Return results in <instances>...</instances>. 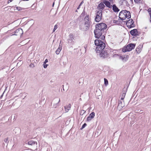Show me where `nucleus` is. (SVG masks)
Masks as SVG:
<instances>
[{
  "label": "nucleus",
  "mask_w": 151,
  "mask_h": 151,
  "mask_svg": "<svg viewBox=\"0 0 151 151\" xmlns=\"http://www.w3.org/2000/svg\"><path fill=\"white\" fill-rule=\"evenodd\" d=\"M48 62V60L47 59H46L45 61L44 62V64H46Z\"/></svg>",
  "instance_id": "37"
},
{
  "label": "nucleus",
  "mask_w": 151,
  "mask_h": 151,
  "mask_svg": "<svg viewBox=\"0 0 151 151\" xmlns=\"http://www.w3.org/2000/svg\"><path fill=\"white\" fill-rule=\"evenodd\" d=\"M62 48L60 46H59L58 48L56 51V53L57 55L59 54Z\"/></svg>",
  "instance_id": "20"
},
{
  "label": "nucleus",
  "mask_w": 151,
  "mask_h": 151,
  "mask_svg": "<svg viewBox=\"0 0 151 151\" xmlns=\"http://www.w3.org/2000/svg\"><path fill=\"white\" fill-rule=\"evenodd\" d=\"M28 1V0H23V1Z\"/></svg>",
  "instance_id": "43"
},
{
  "label": "nucleus",
  "mask_w": 151,
  "mask_h": 151,
  "mask_svg": "<svg viewBox=\"0 0 151 151\" xmlns=\"http://www.w3.org/2000/svg\"><path fill=\"white\" fill-rule=\"evenodd\" d=\"M83 3V1H82L81 3L80 4H79V6H78V7L77 8V9H80V6H81V5Z\"/></svg>",
  "instance_id": "30"
},
{
  "label": "nucleus",
  "mask_w": 151,
  "mask_h": 151,
  "mask_svg": "<svg viewBox=\"0 0 151 151\" xmlns=\"http://www.w3.org/2000/svg\"><path fill=\"white\" fill-rule=\"evenodd\" d=\"M141 50H138V49L136 48V52L138 53H139L141 52Z\"/></svg>",
  "instance_id": "31"
},
{
  "label": "nucleus",
  "mask_w": 151,
  "mask_h": 151,
  "mask_svg": "<svg viewBox=\"0 0 151 151\" xmlns=\"http://www.w3.org/2000/svg\"><path fill=\"white\" fill-rule=\"evenodd\" d=\"M104 4V3L101 2L99 4L98 7V9L99 10V11H102H102L104 9V7H105Z\"/></svg>",
  "instance_id": "14"
},
{
  "label": "nucleus",
  "mask_w": 151,
  "mask_h": 151,
  "mask_svg": "<svg viewBox=\"0 0 151 151\" xmlns=\"http://www.w3.org/2000/svg\"><path fill=\"white\" fill-rule=\"evenodd\" d=\"M71 105L70 104H69L68 106H65L64 108L65 109V112H68V111L70 110V109L71 108Z\"/></svg>",
  "instance_id": "19"
},
{
  "label": "nucleus",
  "mask_w": 151,
  "mask_h": 151,
  "mask_svg": "<svg viewBox=\"0 0 151 151\" xmlns=\"http://www.w3.org/2000/svg\"><path fill=\"white\" fill-rule=\"evenodd\" d=\"M54 2L53 3V6L54 5Z\"/></svg>",
  "instance_id": "44"
},
{
  "label": "nucleus",
  "mask_w": 151,
  "mask_h": 151,
  "mask_svg": "<svg viewBox=\"0 0 151 151\" xmlns=\"http://www.w3.org/2000/svg\"><path fill=\"white\" fill-rule=\"evenodd\" d=\"M47 64H44V63L43 64V67L45 68H47V66H48Z\"/></svg>",
  "instance_id": "34"
},
{
  "label": "nucleus",
  "mask_w": 151,
  "mask_h": 151,
  "mask_svg": "<svg viewBox=\"0 0 151 151\" xmlns=\"http://www.w3.org/2000/svg\"><path fill=\"white\" fill-rule=\"evenodd\" d=\"M62 110H63V108H62Z\"/></svg>",
  "instance_id": "48"
},
{
  "label": "nucleus",
  "mask_w": 151,
  "mask_h": 151,
  "mask_svg": "<svg viewBox=\"0 0 151 151\" xmlns=\"http://www.w3.org/2000/svg\"><path fill=\"white\" fill-rule=\"evenodd\" d=\"M104 84L106 85H107L108 84V82L107 80L104 78Z\"/></svg>",
  "instance_id": "24"
},
{
  "label": "nucleus",
  "mask_w": 151,
  "mask_h": 151,
  "mask_svg": "<svg viewBox=\"0 0 151 151\" xmlns=\"http://www.w3.org/2000/svg\"><path fill=\"white\" fill-rule=\"evenodd\" d=\"M90 27L84 24L80 25V29L81 30L83 31H86Z\"/></svg>",
  "instance_id": "12"
},
{
  "label": "nucleus",
  "mask_w": 151,
  "mask_h": 151,
  "mask_svg": "<svg viewBox=\"0 0 151 151\" xmlns=\"http://www.w3.org/2000/svg\"><path fill=\"white\" fill-rule=\"evenodd\" d=\"M60 99H59V101H58V103L57 104H56V105H55L54 106V107H55V108H56V107H57V104H58V103H59V102H60Z\"/></svg>",
  "instance_id": "36"
},
{
  "label": "nucleus",
  "mask_w": 151,
  "mask_h": 151,
  "mask_svg": "<svg viewBox=\"0 0 151 151\" xmlns=\"http://www.w3.org/2000/svg\"><path fill=\"white\" fill-rule=\"evenodd\" d=\"M92 119V118H91L89 116L87 118V121L88 122L90 121Z\"/></svg>",
  "instance_id": "29"
},
{
  "label": "nucleus",
  "mask_w": 151,
  "mask_h": 151,
  "mask_svg": "<svg viewBox=\"0 0 151 151\" xmlns=\"http://www.w3.org/2000/svg\"><path fill=\"white\" fill-rule=\"evenodd\" d=\"M84 20L85 21L84 23V24L90 27L91 21L89 20V15H86L84 19Z\"/></svg>",
  "instance_id": "9"
},
{
  "label": "nucleus",
  "mask_w": 151,
  "mask_h": 151,
  "mask_svg": "<svg viewBox=\"0 0 151 151\" xmlns=\"http://www.w3.org/2000/svg\"><path fill=\"white\" fill-rule=\"evenodd\" d=\"M14 34H13L12 35H20L21 36L23 34V32L22 29L21 28H19L16 29L14 32Z\"/></svg>",
  "instance_id": "10"
},
{
  "label": "nucleus",
  "mask_w": 151,
  "mask_h": 151,
  "mask_svg": "<svg viewBox=\"0 0 151 151\" xmlns=\"http://www.w3.org/2000/svg\"><path fill=\"white\" fill-rule=\"evenodd\" d=\"M58 28V26L57 25H55L54 27V29L53 30V32H54L56 29Z\"/></svg>",
  "instance_id": "28"
},
{
  "label": "nucleus",
  "mask_w": 151,
  "mask_h": 151,
  "mask_svg": "<svg viewBox=\"0 0 151 151\" xmlns=\"http://www.w3.org/2000/svg\"><path fill=\"white\" fill-rule=\"evenodd\" d=\"M127 91L126 90H123L122 94L121 97L120 99L121 100H124L126 95Z\"/></svg>",
  "instance_id": "18"
},
{
  "label": "nucleus",
  "mask_w": 151,
  "mask_h": 151,
  "mask_svg": "<svg viewBox=\"0 0 151 151\" xmlns=\"http://www.w3.org/2000/svg\"><path fill=\"white\" fill-rule=\"evenodd\" d=\"M109 51L106 49L100 50V52L99 53V56L102 59L107 58L109 57Z\"/></svg>",
  "instance_id": "5"
},
{
  "label": "nucleus",
  "mask_w": 151,
  "mask_h": 151,
  "mask_svg": "<svg viewBox=\"0 0 151 151\" xmlns=\"http://www.w3.org/2000/svg\"><path fill=\"white\" fill-rule=\"evenodd\" d=\"M75 37L73 34H70L68 37L67 41L71 45H73L74 43Z\"/></svg>",
  "instance_id": "7"
},
{
  "label": "nucleus",
  "mask_w": 151,
  "mask_h": 151,
  "mask_svg": "<svg viewBox=\"0 0 151 151\" xmlns=\"http://www.w3.org/2000/svg\"><path fill=\"white\" fill-rule=\"evenodd\" d=\"M102 12V11H98L96 13L95 21L96 22H99L101 19Z\"/></svg>",
  "instance_id": "6"
},
{
  "label": "nucleus",
  "mask_w": 151,
  "mask_h": 151,
  "mask_svg": "<svg viewBox=\"0 0 151 151\" xmlns=\"http://www.w3.org/2000/svg\"><path fill=\"white\" fill-rule=\"evenodd\" d=\"M142 46L143 45H139L138 46V47L137 48L138 49V50H141L142 47Z\"/></svg>",
  "instance_id": "27"
},
{
  "label": "nucleus",
  "mask_w": 151,
  "mask_h": 151,
  "mask_svg": "<svg viewBox=\"0 0 151 151\" xmlns=\"http://www.w3.org/2000/svg\"><path fill=\"white\" fill-rule=\"evenodd\" d=\"M108 149H110V148H107V150H108Z\"/></svg>",
  "instance_id": "42"
},
{
  "label": "nucleus",
  "mask_w": 151,
  "mask_h": 151,
  "mask_svg": "<svg viewBox=\"0 0 151 151\" xmlns=\"http://www.w3.org/2000/svg\"><path fill=\"white\" fill-rule=\"evenodd\" d=\"M135 46V44L130 43L129 44L123 48L122 51L124 52L131 51L134 48Z\"/></svg>",
  "instance_id": "4"
},
{
  "label": "nucleus",
  "mask_w": 151,
  "mask_h": 151,
  "mask_svg": "<svg viewBox=\"0 0 151 151\" xmlns=\"http://www.w3.org/2000/svg\"><path fill=\"white\" fill-rule=\"evenodd\" d=\"M16 9L18 11H20L22 9V8L19 7H16Z\"/></svg>",
  "instance_id": "32"
},
{
  "label": "nucleus",
  "mask_w": 151,
  "mask_h": 151,
  "mask_svg": "<svg viewBox=\"0 0 151 151\" xmlns=\"http://www.w3.org/2000/svg\"><path fill=\"white\" fill-rule=\"evenodd\" d=\"M85 112L86 111L83 110H82L80 111V114L81 115H83Z\"/></svg>",
  "instance_id": "23"
},
{
  "label": "nucleus",
  "mask_w": 151,
  "mask_h": 151,
  "mask_svg": "<svg viewBox=\"0 0 151 151\" xmlns=\"http://www.w3.org/2000/svg\"><path fill=\"white\" fill-rule=\"evenodd\" d=\"M125 58V57L124 56L120 55L119 56V58L122 59V60H124Z\"/></svg>",
  "instance_id": "25"
},
{
  "label": "nucleus",
  "mask_w": 151,
  "mask_h": 151,
  "mask_svg": "<svg viewBox=\"0 0 151 151\" xmlns=\"http://www.w3.org/2000/svg\"><path fill=\"white\" fill-rule=\"evenodd\" d=\"M126 25H127V26L129 28L135 27V24H134V21L132 19H130L129 20L126 21Z\"/></svg>",
  "instance_id": "8"
},
{
  "label": "nucleus",
  "mask_w": 151,
  "mask_h": 151,
  "mask_svg": "<svg viewBox=\"0 0 151 151\" xmlns=\"http://www.w3.org/2000/svg\"><path fill=\"white\" fill-rule=\"evenodd\" d=\"M4 142H5L7 144H8V143L9 142V138L8 137H7L6 138V139H4Z\"/></svg>",
  "instance_id": "22"
},
{
  "label": "nucleus",
  "mask_w": 151,
  "mask_h": 151,
  "mask_svg": "<svg viewBox=\"0 0 151 151\" xmlns=\"http://www.w3.org/2000/svg\"><path fill=\"white\" fill-rule=\"evenodd\" d=\"M87 124L86 123H85L82 126L81 128V129H82L83 128H84L86 126Z\"/></svg>",
  "instance_id": "33"
},
{
  "label": "nucleus",
  "mask_w": 151,
  "mask_h": 151,
  "mask_svg": "<svg viewBox=\"0 0 151 151\" xmlns=\"http://www.w3.org/2000/svg\"><path fill=\"white\" fill-rule=\"evenodd\" d=\"M115 55H118V54H115Z\"/></svg>",
  "instance_id": "47"
},
{
  "label": "nucleus",
  "mask_w": 151,
  "mask_h": 151,
  "mask_svg": "<svg viewBox=\"0 0 151 151\" xmlns=\"http://www.w3.org/2000/svg\"><path fill=\"white\" fill-rule=\"evenodd\" d=\"M95 45L96 46V52L99 53L100 50L104 49L105 47V44L101 40L96 39L95 40Z\"/></svg>",
  "instance_id": "2"
},
{
  "label": "nucleus",
  "mask_w": 151,
  "mask_h": 151,
  "mask_svg": "<svg viewBox=\"0 0 151 151\" xmlns=\"http://www.w3.org/2000/svg\"><path fill=\"white\" fill-rule=\"evenodd\" d=\"M63 90L64 91V89L63 88Z\"/></svg>",
  "instance_id": "49"
},
{
  "label": "nucleus",
  "mask_w": 151,
  "mask_h": 151,
  "mask_svg": "<svg viewBox=\"0 0 151 151\" xmlns=\"http://www.w3.org/2000/svg\"><path fill=\"white\" fill-rule=\"evenodd\" d=\"M6 89H5V90H6ZM5 91H4V93H3V94H4V92ZM3 94H2V95L1 96V97H2V96Z\"/></svg>",
  "instance_id": "40"
},
{
  "label": "nucleus",
  "mask_w": 151,
  "mask_h": 151,
  "mask_svg": "<svg viewBox=\"0 0 151 151\" xmlns=\"http://www.w3.org/2000/svg\"><path fill=\"white\" fill-rule=\"evenodd\" d=\"M27 144L29 145L36 147L37 145V142L32 140H30L28 141L27 142Z\"/></svg>",
  "instance_id": "15"
},
{
  "label": "nucleus",
  "mask_w": 151,
  "mask_h": 151,
  "mask_svg": "<svg viewBox=\"0 0 151 151\" xmlns=\"http://www.w3.org/2000/svg\"><path fill=\"white\" fill-rule=\"evenodd\" d=\"M118 22L117 20H114V21H113V22L117 24Z\"/></svg>",
  "instance_id": "39"
},
{
  "label": "nucleus",
  "mask_w": 151,
  "mask_h": 151,
  "mask_svg": "<svg viewBox=\"0 0 151 151\" xmlns=\"http://www.w3.org/2000/svg\"><path fill=\"white\" fill-rule=\"evenodd\" d=\"M95 113L94 112H91L89 115V116L91 118H93L95 116Z\"/></svg>",
  "instance_id": "21"
},
{
  "label": "nucleus",
  "mask_w": 151,
  "mask_h": 151,
  "mask_svg": "<svg viewBox=\"0 0 151 151\" xmlns=\"http://www.w3.org/2000/svg\"><path fill=\"white\" fill-rule=\"evenodd\" d=\"M130 34L133 36H137L139 35L140 32L137 31V29H134L130 31Z\"/></svg>",
  "instance_id": "13"
},
{
  "label": "nucleus",
  "mask_w": 151,
  "mask_h": 151,
  "mask_svg": "<svg viewBox=\"0 0 151 151\" xmlns=\"http://www.w3.org/2000/svg\"><path fill=\"white\" fill-rule=\"evenodd\" d=\"M103 3L107 7L110 8H111V3L109 1L106 0H104L103 1Z\"/></svg>",
  "instance_id": "16"
},
{
  "label": "nucleus",
  "mask_w": 151,
  "mask_h": 151,
  "mask_svg": "<svg viewBox=\"0 0 151 151\" xmlns=\"http://www.w3.org/2000/svg\"><path fill=\"white\" fill-rule=\"evenodd\" d=\"M29 66L32 67H34V65L33 64H31L29 65Z\"/></svg>",
  "instance_id": "38"
},
{
  "label": "nucleus",
  "mask_w": 151,
  "mask_h": 151,
  "mask_svg": "<svg viewBox=\"0 0 151 151\" xmlns=\"http://www.w3.org/2000/svg\"><path fill=\"white\" fill-rule=\"evenodd\" d=\"M131 2H132V3H133V0H130Z\"/></svg>",
  "instance_id": "41"
},
{
  "label": "nucleus",
  "mask_w": 151,
  "mask_h": 151,
  "mask_svg": "<svg viewBox=\"0 0 151 151\" xmlns=\"http://www.w3.org/2000/svg\"><path fill=\"white\" fill-rule=\"evenodd\" d=\"M85 14H86V12L85 11L84 9L83 11V12L81 13V15L82 17H83V16H84L85 15Z\"/></svg>",
  "instance_id": "26"
},
{
  "label": "nucleus",
  "mask_w": 151,
  "mask_h": 151,
  "mask_svg": "<svg viewBox=\"0 0 151 151\" xmlns=\"http://www.w3.org/2000/svg\"><path fill=\"white\" fill-rule=\"evenodd\" d=\"M112 9L115 12H118L119 11V9L116 6L115 4H113L112 6Z\"/></svg>",
  "instance_id": "17"
},
{
  "label": "nucleus",
  "mask_w": 151,
  "mask_h": 151,
  "mask_svg": "<svg viewBox=\"0 0 151 151\" xmlns=\"http://www.w3.org/2000/svg\"><path fill=\"white\" fill-rule=\"evenodd\" d=\"M24 151H28V150H24Z\"/></svg>",
  "instance_id": "46"
},
{
  "label": "nucleus",
  "mask_w": 151,
  "mask_h": 151,
  "mask_svg": "<svg viewBox=\"0 0 151 151\" xmlns=\"http://www.w3.org/2000/svg\"><path fill=\"white\" fill-rule=\"evenodd\" d=\"M1 134L0 133V137L1 136Z\"/></svg>",
  "instance_id": "45"
},
{
  "label": "nucleus",
  "mask_w": 151,
  "mask_h": 151,
  "mask_svg": "<svg viewBox=\"0 0 151 151\" xmlns=\"http://www.w3.org/2000/svg\"><path fill=\"white\" fill-rule=\"evenodd\" d=\"M107 27L106 24L104 23L97 24L95 26V29L94 31L95 37L96 38H100L104 40L105 38L104 35L106 33V29Z\"/></svg>",
  "instance_id": "1"
},
{
  "label": "nucleus",
  "mask_w": 151,
  "mask_h": 151,
  "mask_svg": "<svg viewBox=\"0 0 151 151\" xmlns=\"http://www.w3.org/2000/svg\"><path fill=\"white\" fill-rule=\"evenodd\" d=\"M130 12L126 10L121 11L119 14V17L122 20L125 19L126 18L129 19L131 18Z\"/></svg>",
  "instance_id": "3"
},
{
  "label": "nucleus",
  "mask_w": 151,
  "mask_h": 151,
  "mask_svg": "<svg viewBox=\"0 0 151 151\" xmlns=\"http://www.w3.org/2000/svg\"><path fill=\"white\" fill-rule=\"evenodd\" d=\"M125 106V104L123 100H120L119 102L117 108L120 110Z\"/></svg>",
  "instance_id": "11"
},
{
  "label": "nucleus",
  "mask_w": 151,
  "mask_h": 151,
  "mask_svg": "<svg viewBox=\"0 0 151 151\" xmlns=\"http://www.w3.org/2000/svg\"><path fill=\"white\" fill-rule=\"evenodd\" d=\"M134 1L137 3H139L140 2V0H134Z\"/></svg>",
  "instance_id": "35"
}]
</instances>
